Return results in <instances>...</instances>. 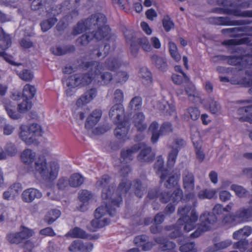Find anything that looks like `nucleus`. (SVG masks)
I'll return each instance as SVG.
<instances>
[{"instance_id":"f257e3e1","label":"nucleus","mask_w":252,"mask_h":252,"mask_svg":"<svg viewBox=\"0 0 252 252\" xmlns=\"http://www.w3.org/2000/svg\"><path fill=\"white\" fill-rule=\"evenodd\" d=\"M96 186L102 189L101 197L103 203L106 205L107 210L112 216L116 214V207L122 203L120 196L116 198L114 194L115 184L113 179L108 175L101 176L96 182Z\"/></svg>"},{"instance_id":"f03ea898","label":"nucleus","mask_w":252,"mask_h":252,"mask_svg":"<svg viewBox=\"0 0 252 252\" xmlns=\"http://www.w3.org/2000/svg\"><path fill=\"white\" fill-rule=\"evenodd\" d=\"M186 199L188 203L180 206L177 210V213L180 216L178 223L184 225V230L186 232H189L194 228L198 218L194 209L197 201L194 194L192 193H188L186 196Z\"/></svg>"},{"instance_id":"7ed1b4c3","label":"nucleus","mask_w":252,"mask_h":252,"mask_svg":"<svg viewBox=\"0 0 252 252\" xmlns=\"http://www.w3.org/2000/svg\"><path fill=\"white\" fill-rule=\"evenodd\" d=\"M34 167L35 171L45 181H52L57 177L59 165L55 162H51L47 164L46 159L44 156H39L34 162Z\"/></svg>"},{"instance_id":"20e7f679","label":"nucleus","mask_w":252,"mask_h":252,"mask_svg":"<svg viewBox=\"0 0 252 252\" xmlns=\"http://www.w3.org/2000/svg\"><path fill=\"white\" fill-rule=\"evenodd\" d=\"M86 28L87 30H93L94 32H98V33H102L105 32L103 37L107 36L110 32L109 27L106 25V18L103 14L97 13L93 14L88 18L84 22Z\"/></svg>"},{"instance_id":"39448f33","label":"nucleus","mask_w":252,"mask_h":252,"mask_svg":"<svg viewBox=\"0 0 252 252\" xmlns=\"http://www.w3.org/2000/svg\"><path fill=\"white\" fill-rule=\"evenodd\" d=\"M252 211L250 207H243L238 209L235 213L226 215L223 219L224 223L235 225L252 220Z\"/></svg>"},{"instance_id":"423d86ee","label":"nucleus","mask_w":252,"mask_h":252,"mask_svg":"<svg viewBox=\"0 0 252 252\" xmlns=\"http://www.w3.org/2000/svg\"><path fill=\"white\" fill-rule=\"evenodd\" d=\"M83 67L86 69H90L94 71V74L101 85H105L109 84L113 79L112 74L109 72L102 73V65L97 62H87L83 63Z\"/></svg>"},{"instance_id":"0eeeda50","label":"nucleus","mask_w":252,"mask_h":252,"mask_svg":"<svg viewBox=\"0 0 252 252\" xmlns=\"http://www.w3.org/2000/svg\"><path fill=\"white\" fill-rule=\"evenodd\" d=\"M158 124L156 122H153L149 126V131L151 133V142L156 143L160 135L169 134L173 131V127L171 123L165 122L162 124L158 130Z\"/></svg>"},{"instance_id":"6e6552de","label":"nucleus","mask_w":252,"mask_h":252,"mask_svg":"<svg viewBox=\"0 0 252 252\" xmlns=\"http://www.w3.org/2000/svg\"><path fill=\"white\" fill-rule=\"evenodd\" d=\"M186 145L187 142L183 138L181 137L173 138L172 143L168 145V148L170 150L168 154L167 165L169 167L174 166L179 150L184 148Z\"/></svg>"},{"instance_id":"1a4fd4ad","label":"nucleus","mask_w":252,"mask_h":252,"mask_svg":"<svg viewBox=\"0 0 252 252\" xmlns=\"http://www.w3.org/2000/svg\"><path fill=\"white\" fill-rule=\"evenodd\" d=\"M106 205L105 207L100 206L96 209L94 213L95 219L91 221L90 226H88V229L92 232H94L99 228L105 226L109 223V220L106 218L100 220V218L106 213H108L110 216V214L107 210Z\"/></svg>"},{"instance_id":"9d476101","label":"nucleus","mask_w":252,"mask_h":252,"mask_svg":"<svg viewBox=\"0 0 252 252\" xmlns=\"http://www.w3.org/2000/svg\"><path fill=\"white\" fill-rule=\"evenodd\" d=\"M217 216L212 213H204L202 214L199 218L201 225L204 227L200 230L199 228L190 235L192 238L199 237L203 231H206L210 227V225L214 224L217 220Z\"/></svg>"},{"instance_id":"9b49d317","label":"nucleus","mask_w":252,"mask_h":252,"mask_svg":"<svg viewBox=\"0 0 252 252\" xmlns=\"http://www.w3.org/2000/svg\"><path fill=\"white\" fill-rule=\"evenodd\" d=\"M92 76L89 73L76 74L71 75L67 80V86L75 88L79 85H87L91 83Z\"/></svg>"},{"instance_id":"f8f14e48","label":"nucleus","mask_w":252,"mask_h":252,"mask_svg":"<svg viewBox=\"0 0 252 252\" xmlns=\"http://www.w3.org/2000/svg\"><path fill=\"white\" fill-rule=\"evenodd\" d=\"M140 179H136L131 183L132 191L133 194L138 198H142L146 193L147 185L145 180L146 179L145 175L140 176Z\"/></svg>"},{"instance_id":"ddd939ff","label":"nucleus","mask_w":252,"mask_h":252,"mask_svg":"<svg viewBox=\"0 0 252 252\" xmlns=\"http://www.w3.org/2000/svg\"><path fill=\"white\" fill-rule=\"evenodd\" d=\"M180 174L175 173L167 174L166 172H162L160 175V182L167 189H172L175 187L178 182Z\"/></svg>"},{"instance_id":"4468645a","label":"nucleus","mask_w":252,"mask_h":252,"mask_svg":"<svg viewBox=\"0 0 252 252\" xmlns=\"http://www.w3.org/2000/svg\"><path fill=\"white\" fill-rule=\"evenodd\" d=\"M106 32L104 31V32L102 33H98V32H94L92 31L91 32H87L79 37L76 40L77 44L79 46H86L94 38L97 40H100L105 37L103 34Z\"/></svg>"},{"instance_id":"2eb2a0df","label":"nucleus","mask_w":252,"mask_h":252,"mask_svg":"<svg viewBox=\"0 0 252 252\" xmlns=\"http://www.w3.org/2000/svg\"><path fill=\"white\" fill-rule=\"evenodd\" d=\"M93 248V244L91 242L84 243L80 240L73 241L68 248L69 251L72 252H91Z\"/></svg>"},{"instance_id":"dca6fc26","label":"nucleus","mask_w":252,"mask_h":252,"mask_svg":"<svg viewBox=\"0 0 252 252\" xmlns=\"http://www.w3.org/2000/svg\"><path fill=\"white\" fill-rule=\"evenodd\" d=\"M141 148L140 144H136L127 149H123L121 152V160L123 162H128L131 161L134 154Z\"/></svg>"},{"instance_id":"f3484780","label":"nucleus","mask_w":252,"mask_h":252,"mask_svg":"<svg viewBox=\"0 0 252 252\" xmlns=\"http://www.w3.org/2000/svg\"><path fill=\"white\" fill-rule=\"evenodd\" d=\"M183 187L188 191H191L194 188V176L193 173L188 169L183 173Z\"/></svg>"},{"instance_id":"a211bd4d","label":"nucleus","mask_w":252,"mask_h":252,"mask_svg":"<svg viewBox=\"0 0 252 252\" xmlns=\"http://www.w3.org/2000/svg\"><path fill=\"white\" fill-rule=\"evenodd\" d=\"M19 136L27 145H31L36 141V138L29 130L27 126L20 127Z\"/></svg>"},{"instance_id":"6ab92c4d","label":"nucleus","mask_w":252,"mask_h":252,"mask_svg":"<svg viewBox=\"0 0 252 252\" xmlns=\"http://www.w3.org/2000/svg\"><path fill=\"white\" fill-rule=\"evenodd\" d=\"M42 193L38 190L34 188H30L24 190L22 194L23 200L30 203L35 198L41 197Z\"/></svg>"},{"instance_id":"aec40b11","label":"nucleus","mask_w":252,"mask_h":252,"mask_svg":"<svg viewBox=\"0 0 252 252\" xmlns=\"http://www.w3.org/2000/svg\"><path fill=\"white\" fill-rule=\"evenodd\" d=\"M155 157V154L152 152V148L146 147L141 150L137 158L141 162H149L152 161Z\"/></svg>"},{"instance_id":"412c9836","label":"nucleus","mask_w":252,"mask_h":252,"mask_svg":"<svg viewBox=\"0 0 252 252\" xmlns=\"http://www.w3.org/2000/svg\"><path fill=\"white\" fill-rule=\"evenodd\" d=\"M118 123L114 130V134L118 139H121L126 135L129 129V124L126 121Z\"/></svg>"},{"instance_id":"4be33fe9","label":"nucleus","mask_w":252,"mask_h":252,"mask_svg":"<svg viewBox=\"0 0 252 252\" xmlns=\"http://www.w3.org/2000/svg\"><path fill=\"white\" fill-rule=\"evenodd\" d=\"M124 109L121 105L115 104L109 111V117L116 123L119 122V121L123 117Z\"/></svg>"},{"instance_id":"5701e85b","label":"nucleus","mask_w":252,"mask_h":252,"mask_svg":"<svg viewBox=\"0 0 252 252\" xmlns=\"http://www.w3.org/2000/svg\"><path fill=\"white\" fill-rule=\"evenodd\" d=\"M97 94L96 89L92 88L87 91L84 95H82L77 101L76 104L78 106H81L89 102L94 98Z\"/></svg>"},{"instance_id":"b1692460","label":"nucleus","mask_w":252,"mask_h":252,"mask_svg":"<svg viewBox=\"0 0 252 252\" xmlns=\"http://www.w3.org/2000/svg\"><path fill=\"white\" fill-rule=\"evenodd\" d=\"M131 186V183L130 181L125 179H123L119 183L116 191L114 192V194H116L117 195H115L116 198L119 196L122 198V196L126 194L129 191Z\"/></svg>"},{"instance_id":"393cba45","label":"nucleus","mask_w":252,"mask_h":252,"mask_svg":"<svg viewBox=\"0 0 252 252\" xmlns=\"http://www.w3.org/2000/svg\"><path fill=\"white\" fill-rule=\"evenodd\" d=\"M101 116V111L95 110L88 117L85 123V127L88 129L93 128L99 121Z\"/></svg>"},{"instance_id":"a878e982","label":"nucleus","mask_w":252,"mask_h":252,"mask_svg":"<svg viewBox=\"0 0 252 252\" xmlns=\"http://www.w3.org/2000/svg\"><path fill=\"white\" fill-rule=\"evenodd\" d=\"M237 114L243 116L239 118L240 121L252 123V105L239 108L237 110Z\"/></svg>"},{"instance_id":"bb28decb","label":"nucleus","mask_w":252,"mask_h":252,"mask_svg":"<svg viewBox=\"0 0 252 252\" xmlns=\"http://www.w3.org/2000/svg\"><path fill=\"white\" fill-rule=\"evenodd\" d=\"M4 107L9 115L13 119H18L20 118L19 114L15 111L16 104L9 99H5L3 101Z\"/></svg>"},{"instance_id":"cd10ccee","label":"nucleus","mask_w":252,"mask_h":252,"mask_svg":"<svg viewBox=\"0 0 252 252\" xmlns=\"http://www.w3.org/2000/svg\"><path fill=\"white\" fill-rule=\"evenodd\" d=\"M52 53L57 56H62L67 54L73 53L75 47L73 45H67L63 47L57 46L51 48Z\"/></svg>"},{"instance_id":"c85d7f7f","label":"nucleus","mask_w":252,"mask_h":252,"mask_svg":"<svg viewBox=\"0 0 252 252\" xmlns=\"http://www.w3.org/2000/svg\"><path fill=\"white\" fill-rule=\"evenodd\" d=\"M155 241L159 245L160 249L162 251H172L175 247L174 243L163 237H157Z\"/></svg>"},{"instance_id":"c756f323","label":"nucleus","mask_w":252,"mask_h":252,"mask_svg":"<svg viewBox=\"0 0 252 252\" xmlns=\"http://www.w3.org/2000/svg\"><path fill=\"white\" fill-rule=\"evenodd\" d=\"M110 50V45L107 43H104L94 49L92 52V54L97 58L102 57L104 58L109 54Z\"/></svg>"},{"instance_id":"7c9ffc66","label":"nucleus","mask_w":252,"mask_h":252,"mask_svg":"<svg viewBox=\"0 0 252 252\" xmlns=\"http://www.w3.org/2000/svg\"><path fill=\"white\" fill-rule=\"evenodd\" d=\"M250 29H251L252 31V27H249L248 26L225 29L221 30V32L223 33H231L230 35L231 37H236L242 35L241 34L238 33V32H247L250 31Z\"/></svg>"},{"instance_id":"2f4dec72","label":"nucleus","mask_w":252,"mask_h":252,"mask_svg":"<svg viewBox=\"0 0 252 252\" xmlns=\"http://www.w3.org/2000/svg\"><path fill=\"white\" fill-rule=\"evenodd\" d=\"M151 61L153 64L158 69L165 71L167 68V64L166 60L161 57H159L157 55H154L151 57Z\"/></svg>"},{"instance_id":"473e14b6","label":"nucleus","mask_w":252,"mask_h":252,"mask_svg":"<svg viewBox=\"0 0 252 252\" xmlns=\"http://www.w3.org/2000/svg\"><path fill=\"white\" fill-rule=\"evenodd\" d=\"M65 236L66 237H70L71 238L87 239L89 237V235L82 229L78 227H75L70 230L65 234Z\"/></svg>"},{"instance_id":"72a5a7b5","label":"nucleus","mask_w":252,"mask_h":252,"mask_svg":"<svg viewBox=\"0 0 252 252\" xmlns=\"http://www.w3.org/2000/svg\"><path fill=\"white\" fill-rule=\"evenodd\" d=\"M145 116L141 112L136 113L133 116V123L138 130L143 131L147 127V125L145 123Z\"/></svg>"},{"instance_id":"f704fd0d","label":"nucleus","mask_w":252,"mask_h":252,"mask_svg":"<svg viewBox=\"0 0 252 252\" xmlns=\"http://www.w3.org/2000/svg\"><path fill=\"white\" fill-rule=\"evenodd\" d=\"M215 23L221 25H244L245 22L243 20L231 21L228 17H219L215 19Z\"/></svg>"},{"instance_id":"c9c22d12","label":"nucleus","mask_w":252,"mask_h":252,"mask_svg":"<svg viewBox=\"0 0 252 252\" xmlns=\"http://www.w3.org/2000/svg\"><path fill=\"white\" fill-rule=\"evenodd\" d=\"M35 153L31 149H27L23 151L21 155V158L24 163L30 164L34 160Z\"/></svg>"},{"instance_id":"e433bc0d","label":"nucleus","mask_w":252,"mask_h":252,"mask_svg":"<svg viewBox=\"0 0 252 252\" xmlns=\"http://www.w3.org/2000/svg\"><path fill=\"white\" fill-rule=\"evenodd\" d=\"M92 197V193L87 190H83L80 192L79 199L82 202L79 208L80 211H84L86 210V207L84 204L87 202Z\"/></svg>"},{"instance_id":"4c0bfd02","label":"nucleus","mask_w":252,"mask_h":252,"mask_svg":"<svg viewBox=\"0 0 252 252\" xmlns=\"http://www.w3.org/2000/svg\"><path fill=\"white\" fill-rule=\"evenodd\" d=\"M252 232V228L251 226H245L243 228L234 232L233 237L234 239L240 240L244 239V237L249 236Z\"/></svg>"},{"instance_id":"58836bf2","label":"nucleus","mask_w":252,"mask_h":252,"mask_svg":"<svg viewBox=\"0 0 252 252\" xmlns=\"http://www.w3.org/2000/svg\"><path fill=\"white\" fill-rule=\"evenodd\" d=\"M36 89L33 86L26 84L23 89L22 96L24 99L30 101L35 95Z\"/></svg>"},{"instance_id":"ea45409f","label":"nucleus","mask_w":252,"mask_h":252,"mask_svg":"<svg viewBox=\"0 0 252 252\" xmlns=\"http://www.w3.org/2000/svg\"><path fill=\"white\" fill-rule=\"evenodd\" d=\"M120 66L121 63L120 61L115 58H109L105 62V67L111 71H114L117 69Z\"/></svg>"},{"instance_id":"a19ab883","label":"nucleus","mask_w":252,"mask_h":252,"mask_svg":"<svg viewBox=\"0 0 252 252\" xmlns=\"http://www.w3.org/2000/svg\"><path fill=\"white\" fill-rule=\"evenodd\" d=\"M60 215L61 212L59 210H51L45 216L44 220L49 224H51L59 217Z\"/></svg>"},{"instance_id":"79ce46f5","label":"nucleus","mask_w":252,"mask_h":252,"mask_svg":"<svg viewBox=\"0 0 252 252\" xmlns=\"http://www.w3.org/2000/svg\"><path fill=\"white\" fill-rule=\"evenodd\" d=\"M68 182L70 186L76 188L83 184L84 179L81 175L79 174H74L70 177Z\"/></svg>"},{"instance_id":"37998d69","label":"nucleus","mask_w":252,"mask_h":252,"mask_svg":"<svg viewBox=\"0 0 252 252\" xmlns=\"http://www.w3.org/2000/svg\"><path fill=\"white\" fill-rule=\"evenodd\" d=\"M142 104V97L140 96H135L130 100L128 107L131 110H139L141 108Z\"/></svg>"},{"instance_id":"c03bdc74","label":"nucleus","mask_w":252,"mask_h":252,"mask_svg":"<svg viewBox=\"0 0 252 252\" xmlns=\"http://www.w3.org/2000/svg\"><path fill=\"white\" fill-rule=\"evenodd\" d=\"M57 22L56 17H53L46 20L42 21L40 23L41 30L43 32H47Z\"/></svg>"},{"instance_id":"a18cd8bd","label":"nucleus","mask_w":252,"mask_h":252,"mask_svg":"<svg viewBox=\"0 0 252 252\" xmlns=\"http://www.w3.org/2000/svg\"><path fill=\"white\" fill-rule=\"evenodd\" d=\"M139 75L145 81L147 85L150 84L152 82L151 73L146 68H141L139 72Z\"/></svg>"},{"instance_id":"49530a36","label":"nucleus","mask_w":252,"mask_h":252,"mask_svg":"<svg viewBox=\"0 0 252 252\" xmlns=\"http://www.w3.org/2000/svg\"><path fill=\"white\" fill-rule=\"evenodd\" d=\"M230 189L233 190L239 197H245L249 193L248 191L242 186L235 184L232 185L230 187Z\"/></svg>"},{"instance_id":"de8ad7c7","label":"nucleus","mask_w":252,"mask_h":252,"mask_svg":"<svg viewBox=\"0 0 252 252\" xmlns=\"http://www.w3.org/2000/svg\"><path fill=\"white\" fill-rule=\"evenodd\" d=\"M124 34L127 43L131 44L137 42L138 38L137 35V34L133 31L126 29V31L124 32Z\"/></svg>"},{"instance_id":"09e8293b","label":"nucleus","mask_w":252,"mask_h":252,"mask_svg":"<svg viewBox=\"0 0 252 252\" xmlns=\"http://www.w3.org/2000/svg\"><path fill=\"white\" fill-rule=\"evenodd\" d=\"M216 194L214 189H204L200 190L198 193V197L201 199H212Z\"/></svg>"},{"instance_id":"8fccbe9b","label":"nucleus","mask_w":252,"mask_h":252,"mask_svg":"<svg viewBox=\"0 0 252 252\" xmlns=\"http://www.w3.org/2000/svg\"><path fill=\"white\" fill-rule=\"evenodd\" d=\"M169 50L171 56L176 62H179L180 61L181 57L178 53L177 51V47L174 43H169Z\"/></svg>"},{"instance_id":"3c124183","label":"nucleus","mask_w":252,"mask_h":252,"mask_svg":"<svg viewBox=\"0 0 252 252\" xmlns=\"http://www.w3.org/2000/svg\"><path fill=\"white\" fill-rule=\"evenodd\" d=\"M124 100V92L120 89H116L113 93V100L114 103L121 105V103L123 102Z\"/></svg>"},{"instance_id":"603ef678","label":"nucleus","mask_w":252,"mask_h":252,"mask_svg":"<svg viewBox=\"0 0 252 252\" xmlns=\"http://www.w3.org/2000/svg\"><path fill=\"white\" fill-rule=\"evenodd\" d=\"M28 128H29V130L36 138L37 137L41 136L42 135V129L41 126L37 124H32L30 126H28Z\"/></svg>"},{"instance_id":"864d4df0","label":"nucleus","mask_w":252,"mask_h":252,"mask_svg":"<svg viewBox=\"0 0 252 252\" xmlns=\"http://www.w3.org/2000/svg\"><path fill=\"white\" fill-rule=\"evenodd\" d=\"M250 42L249 38L244 37L239 39H232L227 40H225L223 44L226 45H240L243 44L247 43Z\"/></svg>"},{"instance_id":"5fc2aeb1","label":"nucleus","mask_w":252,"mask_h":252,"mask_svg":"<svg viewBox=\"0 0 252 252\" xmlns=\"http://www.w3.org/2000/svg\"><path fill=\"white\" fill-rule=\"evenodd\" d=\"M208 103L209 105V109L210 112L214 114H217L220 110V104L214 99L210 97L208 99Z\"/></svg>"},{"instance_id":"6e6d98bb","label":"nucleus","mask_w":252,"mask_h":252,"mask_svg":"<svg viewBox=\"0 0 252 252\" xmlns=\"http://www.w3.org/2000/svg\"><path fill=\"white\" fill-rule=\"evenodd\" d=\"M162 25L166 32H169L174 27V24L168 15L164 17L162 20Z\"/></svg>"},{"instance_id":"4d7b16f0","label":"nucleus","mask_w":252,"mask_h":252,"mask_svg":"<svg viewBox=\"0 0 252 252\" xmlns=\"http://www.w3.org/2000/svg\"><path fill=\"white\" fill-rule=\"evenodd\" d=\"M249 245V241L246 238L242 239L233 245V247L238 249L241 252H244Z\"/></svg>"},{"instance_id":"13d9d810","label":"nucleus","mask_w":252,"mask_h":252,"mask_svg":"<svg viewBox=\"0 0 252 252\" xmlns=\"http://www.w3.org/2000/svg\"><path fill=\"white\" fill-rule=\"evenodd\" d=\"M180 251L181 252H196L197 251L193 242L187 243L182 245L180 247Z\"/></svg>"},{"instance_id":"bf43d9fd","label":"nucleus","mask_w":252,"mask_h":252,"mask_svg":"<svg viewBox=\"0 0 252 252\" xmlns=\"http://www.w3.org/2000/svg\"><path fill=\"white\" fill-rule=\"evenodd\" d=\"M32 107V102L24 99L23 101L18 105V111L20 113H25Z\"/></svg>"},{"instance_id":"052dcab7","label":"nucleus","mask_w":252,"mask_h":252,"mask_svg":"<svg viewBox=\"0 0 252 252\" xmlns=\"http://www.w3.org/2000/svg\"><path fill=\"white\" fill-rule=\"evenodd\" d=\"M157 107L160 111H161L163 112H165L166 113H168L169 115L171 114V111H173V109H172L171 111H168V108H170V106L168 104L167 102L164 100L158 101L157 102Z\"/></svg>"},{"instance_id":"680f3d73","label":"nucleus","mask_w":252,"mask_h":252,"mask_svg":"<svg viewBox=\"0 0 252 252\" xmlns=\"http://www.w3.org/2000/svg\"><path fill=\"white\" fill-rule=\"evenodd\" d=\"M0 40L6 43V48H9L11 45V38L10 35L6 33L1 27H0Z\"/></svg>"},{"instance_id":"e2e57ef3","label":"nucleus","mask_w":252,"mask_h":252,"mask_svg":"<svg viewBox=\"0 0 252 252\" xmlns=\"http://www.w3.org/2000/svg\"><path fill=\"white\" fill-rule=\"evenodd\" d=\"M137 42L140 45L142 49L145 51H149L151 49V46L147 38L145 37H142L137 38Z\"/></svg>"},{"instance_id":"0e129e2a","label":"nucleus","mask_w":252,"mask_h":252,"mask_svg":"<svg viewBox=\"0 0 252 252\" xmlns=\"http://www.w3.org/2000/svg\"><path fill=\"white\" fill-rule=\"evenodd\" d=\"M20 78L25 81H31L33 78L32 72L28 69H24L19 74Z\"/></svg>"},{"instance_id":"69168bd1","label":"nucleus","mask_w":252,"mask_h":252,"mask_svg":"<svg viewBox=\"0 0 252 252\" xmlns=\"http://www.w3.org/2000/svg\"><path fill=\"white\" fill-rule=\"evenodd\" d=\"M14 189L17 192L19 191H21V189L20 188V185L19 184L13 185L10 189H8V190L5 191L3 193V198L5 199L8 200L12 193H13V190Z\"/></svg>"},{"instance_id":"338daca9","label":"nucleus","mask_w":252,"mask_h":252,"mask_svg":"<svg viewBox=\"0 0 252 252\" xmlns=\"http://www.w3.org/2000/svg\"><path fill=\"white\" fill-rule=\"evenodd\" d=\"M128 76L125 71H119L116 73L115 79L117 83H124L128 79Z\"/></svg>"},{"instance_id":"774afa93","label":"nucleus","mask_w":252,"mask_h":252,"mask_svg":"<svg viewBox=\"0 0 252 252\" xmlns=\"http://www.w3.org/2000/svg\"><path fill=\"white\" fill-rule=\"evenodd\" d=\"M87 30L84 22H78L77 25L74 27L72 34L76 35L83 32Z\"/></svg>"}]
</instances>
